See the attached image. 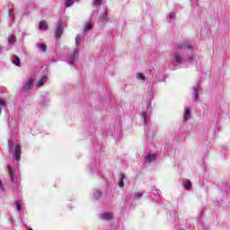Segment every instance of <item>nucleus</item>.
<instances>
[{
    "label": "nucleus",
    "instance_id": "obj_30",
    "mask_svg": "<svg viewBox=\"0 0 230 230\" xmlns=\"http://www.w3.org/2000/svg\"><path fill=\"white\" fill-rule=\"evenodd\" d=\"M173 16H174V14H173V13L170 14V17H173Z\"/></svg>",
    "mask_w": 230,
    "mask_h": 230
},
{
    "label": "nucleus",
    "instance_id": "obj_8",
    "mask_svg": "<svg viewBox=\"0 0 230 230\" xmlns=\"http://www.w3.org/2000/svg\"><path fill=\"white\" fill-rule=\"evenodd\" d=\"M125 174L124 173H120L119 177V188H123V186H125V182L123 181H125Z\"/></svg>",
    "mask_w": 230,
    "mask_h": 230
},
{
    "label": "nucleus",
    "instance_id": "obj_19",
    "mask_svg": "<svg viewBox=\"0 0 230 230\" xmlns=\"http://www.w3.org/2000/svg\"><path fill=\"white\" fill-rule=\"evenodd\" d=\"M184 188H185V190H190V188H191V181H187L184 184Z\"/></svg>",
    "mask_w": 230,
    "mask_h": 230
},
{
    "label": "nucleus",
    "instance_id": "obj_14",
    "mask_svg": "<svg viewBox=\"0 0 230 230\" xmlns=\"http://www.w3.org/2000/svg\"><path fill=\"white\" fill-rule=\"evenodd\" d=\"M4 107H6V101L0 99V114H1V111H3Z\"/></svg>",
    "mask_w": 230,
    "mask_h": 230
},
{
    "label": "nucleus",
    "instance_id": "obj_27",
    "mask_svg": "<svg viewBox=\"0 0 230 230\" xmlns=\"http://www.w3.org/2000/svg\"><path fill=\"white\" fill-rule=\"evenodd\" d=\"M176 49H184V45L180 44V45L176 46Z\"/></svg>",
    "mask_w": 230,
    "mask_h": 230
},
{
    "label": "nucleus",
    "instance_id": "obj_5",
    "mask_svg": "<svg viewBox=\"0 0 230 230\" xmlns=\"http://www.w3.org/2000/svg\"><path fill=\"white\" fill-rule=\"evenodd\" d=\"M46 82H48V76L47 75H42L40 77V79L37 81L36 86L37 87H42V85H44V84H46Z\"/></svg>",
    "mask_w": 230,
    "mask_h": 230
},
{
    "label": "nucleus",
    "instance_id": "obj_13",
    "mask_svg": "<svg viewBox=\"0 0 230 230\" xmlns=\"http://www.w3.org/2000/svg\"><path fill=\"white\" fill-rule=\"evenodd\" d=\"M141 197H143V192H141V191H137L133 195L134 200H139V199H141Z\"/></svg>",
    "mask_w": 230,
    "mask_h": 230
},
{
    "label": "nucleus",
    "instance_id": "obj_4",
    "mask_svg": "<svg viewBox=\"0 0 230 230\" xmlns=\"http://www.w3.org/2000/svg\"><path fill=\"white\" fill-rule=\"evenodd\" d=\"M13 155L15 161H21V146L19 144L15 146Z\"/></svg>",
    "mask_w": 230,
    "mask_h": 230
},
{
    "label": "nucleus",
    "instance_id": "obj_3",
    "mask_svg": "<svg viewBox=\"0 0 230 230\" xmlns=\"http://www.w3.org/2000/svg\"><path fill=\"white\" fill-rule=\"evenodd\" d=\"M63 33H64V23L60 22L56 29V32H55L56 39L58 40L60 39Z\"/></svg>",
    "mask_w": 230,
    "mask_h": 230
},
{
    "label": "nucleus",
    "instance_id": "obj_11",
    "mask_svg": "<svg viewBox=\"0 0 230 230\" xmlns=\"http://www.w3.org/2000/svg\"><path fill=\"white\" fill-rule=\"evenodd\" d=\"M37 46L43 51V53H46V49H48V45H46V43H38Z\"/></svg>",
    "mask_w": 230,
    "mask_h": 230
},
{
    "label": "nucleus",
    "instance_id": "obj_20",
    "mask_svg": "<svg viewBox=\"0 0 230 230\" xmlns=\"http://www.w3.org/2000/svg\"><path fill=\"white\" fill-rule=\"evenodd\" d=\"M137 80H145V75H143V74H141V73H137Z\"/></svg>",
    "mask_w": 230,
    "mask_h": 230
},
{
    "label": "nucleus",
    "instance_id": "obj_2",
    "mask_svg": "<svg viewBox=\"0 0 230 230\" xmlns=\"http://www.w3.org/2000/svg\"><path fill=\"white\" fill-rule=\"evenodd\" d=\"M35 75H31L28 79V81L23 85L24 91H30L31 89V85H33V82H35Z\"/></svg>",
    "mask_w": 230,
    "mask_h": 230
},
{
    "label": "nucleus",
    "instance_id": "obj_15",
    "mask_svg": "<svg viewBox=\"0 0 230 230\" xmlns=\"http://www.w3.org/2000/svg\"><path fill=\"white\" fill-rule=\"evenodd\" d=\"M146 159L148 163H153V161H155V156L154 155H148Z\"/></svg>",
    "mask_w": 230,
    "mask_h": 230
},
{
    "label": "nucleus",
    "instance_id": "obj_25",
    "mask_svg": "<svg viewBox=\"0 0 230 230\" xmlns=\"http://www.w3.org/2000/svg\"><path fill=\"white\" fill-rule=\"evenodd\" d=\"M15 208H16L17 211H21V203L16 202L15 203Z\"/></svg>",
    "mask_w": 230,
    "mask_h": 230
},
{
    "label": "nucleus",
    "instance_id": "obj_12",
    "mask_svg": "<svg viewBox=\"0 0 230 230\" xmlns=\"http://www.w3.org/2000/svg\"><path fill=\"white\" fill-rule=\"evenodd\" d=\"M39 28L40 30H48V23L46 22V21L40 22Z\"/></svg>",
    "mask_w": 230,
    "mask_h": 230
},
{
    "label": "nucleus",
    "instance_id": "obj_7",
    "mask_svg": "<svg viewBox=\"0 0 230 230\" xmlns=\"http://www.w3.org/2000/svg\"><path fill=\"white\" fill-rule=\"evenodd\" d=\"M100 217L102 218V220H111L112 214L110 212L102 213L100 215Z\"/></svg>",
    "mask_w": 230,
    "mask_h": 230
},
{
    "label": "nucleus",
    "instance_id": "obj_21",
    "mask_svg": "<svg viewBox=\"0 0 230 230\" xmlns=\"http://www.w3.org/2000/svg\"><path fill=\"white\" fill-rule=\"evenodd\" d=\"M93 28V23H88L84 27V31H88V30H91Z\"/></svg>",
    "mask_w": 230,
    "mask_h": 230
},
{
    "label": "nucleus",
    "instance_id": "obj_23",
    "mask_svg": "<svg viewBox=\"0 0 230 230\" xmlns=\"http://www.w3.org/2000/svg\"><path fill=\"white\" fill-rule=\"evenodd\" d=\"M102 1L103 0H94L95 6H100L102 4Z\"/></svg>",
    "mask_w": 230,
    "mask_h": 230
},
{
    "label": "nucleus",
    "instance_id": "obj_29",
    "mask_svg": "<svg viewBox=\"0 0 230 230\" xmlns=\"http://www.w3.org/2000/svg\"><path fill=\"white\" fill-rule=\"evenodd\" d=\"M0 190H4V186L3 185V181H0Z\"/></svg>",
    "mask_w": 230,
    "mask_h": 230
},
{
    "label": "nucleus",
    "instance_id": "obj_32",
    "mask_svg": "<svg viewBox=\"0 0 230 230\" xmlns=\"http://www.w3.org/2000/svg\"><path fill=\"white\" fill-rule=\"evenodd\" d=\"M75 1H80V0H75Z\"/></svg>",
    "mask_w": 230,
    "mask_h": 230
},
{
    "label": "nucleus",
    "instance_id": "obj_28",
    "mask_svg": "<svg viewBox=\"0 0 230 230\" xmlns=\"http://www.w3.org/2000/svg\"><path fill=\"white\" fill-rule=\"evenodd\" d=\"M193 97L195 98V100H199V93H197V91L194 92Z\"/></svg>",
    "mask_w": 230,
    "mask_h": 230
},
{
    "label": "nucleus",
    "instance_id": "obj_1",
    "mask_svg": "<svg viewBox=\"0 0 230 230\" xmlns=\"http://www.w3.org/2000/svg\"><path fill=\"white\" fill-rule=\"evenodd\" d=\"M8 173L11 177V184H17V176L15 175V172H13V169L12 168V165L7 166Z\"/></svg>",
    "mask_w": 230,
    "mask_h": 230
},
{
    "label": "nucleus",
    "instance_id": "obj_31",
    "mask_svg": "<svg viewBox=\"0 0 230 230\" xmlns=\"http://www.w3.org/2000/svg\"><path fill=\"white\" fill-rule=\"evenodd\" d=\"M29 230H33L32 228H29Z\"/></svg>",
    "mask_w": 230,
    "mask_h": 230
},
{
    "label": "nucleus",
    "instance_id": "obj_6",
    "mask_svg": "<svg viewBox=\"0 0 230 230\" xmlns=\"http://www.w3.org/2000/svg\"><path fill=\"white\" fill-rule=\"evenodd\" d=\"M191 118V110L190 108H185L183 121H188Z\"/></svg>",
    "mask_w": 230,
    "mask_h": 230
},
{
    "label": "nucleus",
    "instance_id": "obj_22",
    "mask_svg": "<svg viewBox=\"0 0 230 230\" xmlns=\"http://www.w3.org/2000/svg\"><path fill=\"white\" fill-rule=\"evenodd\" d=\"M13 146V141L8 140L9 152H12V146Z\"/></svg>",
    "mask_w": 230,
    "mask_h": 230
},
{
    "label": "nucleus",
    "instance_id": "obj_24",
    "mask_svg": "<svg viewBox=\"0 0 230 230\" xmlns=\"http://www.w3.org/2000/svg\"><path fill=\"white\" fill-rule=\"evenodd\" d=\"M93 195L94 197H102V192H100V190H95Z\"/></svg>",
    "mask_w": 230,
    "mask_h": 230
},
{
    "label": "nucleus",
    "instance_id": "obj_10",
    "mask_svg": "<svg viewBox=\"0 0 230 230\" xmlns=\"http://www.w3.org/2000/svg\"><path fill=\"white\" fill-rule=\"evenodd\" d=\"M13 64H14V66H21V58H19V57L17 56H13Z\"/></svg>",
    "mask_w": 230,
    "mask_h": 230
},
{
    "label": "nucleus",
    "instance_id": "obj_26",
    "mask_svg": "<svg viewBox=\"0 0 230 230\" xmlns=\"http://www.w3.org/2000/svg\"><path fill=\"white\" fill-rule=\"evenodd\" d=\"M80 36L79 35H77L76 37H75V44L78 46V44H80Z\"/></svg>",
    "mask_w": 230,
    "mask_h": 230
},
{
    "label": "nucleus",
    "instance_id": "obj_16",
    "mask_svg": "<svg viewBox=\"0 0 230 230\" xmlns=\"http://www.w3.org/2000/svg\"><path fill=\"white\" fill-rule=\"evenodd\" d=\"M73 4H75V2L73 0H66L65 2V6H66V8H69V6H73Z\"/></svg>",
    "mask_w": 230,
    "mask_h": 230
},
{
    "label": "nucleus",
    "instance_id": "obj_17",
    "mask_svg": "<svg viewBox=\"0 0 230 230\" xmlns=\"http://www.w3.org/2000/svg\"><path fill=\"white\" fill-rule=\"evenodd\" d=\"M77 57H78V49H75L72 53L70 58H72V60H75Z\"/></svg>",
    "mask_w": 230,
    "mask_h": 230
},
{
    "label": "nucleus",
    "instance_id": "obj_18",
    "mask_svg": "<svg viewBox=\"0 0 230 230\" xmlns=\"http://www.w3.org/2000/svg\"><path fill=\"white\" fill-rule=\"evenodd\" d=\"M17 38L15 37V36H13V35H11L10 37H9V39H8V43L9 44H13L14 42H15V40H16Z\"/></svg>",
    "mask_w": 230,
    "mask_h": 230
},
{
    "label": "nucleus",
    "instance_id": "obj_9",
    "mask_svg": "<svg viewBox=\"0 0 230 230\" xmlns=\"http://www.w3.org/2000/svg\"><path fill=\"white\" fill-rule=\"evenodd\" d=\"M174 60L177 64H181L182 62V57L179 53L174 54Z\"/></svg>",
    "mask_w": 230,
    "mask_h": 230
}]
</instances>
